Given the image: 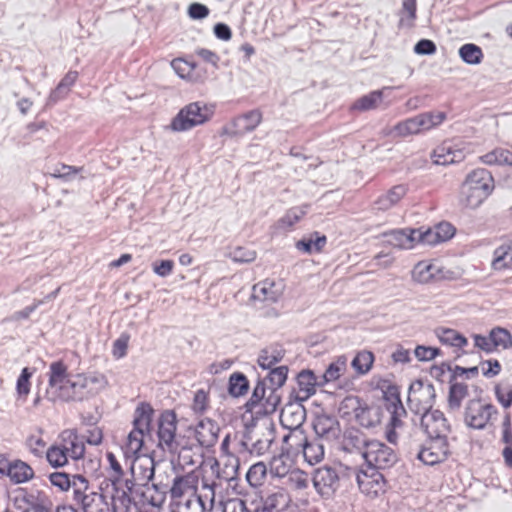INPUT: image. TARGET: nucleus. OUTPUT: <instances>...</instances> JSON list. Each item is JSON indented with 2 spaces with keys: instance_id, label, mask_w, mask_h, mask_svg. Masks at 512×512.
<instances>
[{
  "instance_id": "nucleus-1",
  "label": "nucleus",
  "mask_w": 512,
  "mask_h": 512,
  "mask_svg": "<svg viewBox=\"0 0 512 512\" xmlns=\"http://www.w3.org/2000/svg\"><path fill=\"white\" fill-rule=\"evenodd\" d=\"M78 374L71 377L68 365L63 360L54 361L49 366L47 395L52 401L80 400Z\"/></svg>"
},
{
  "instance_id": "nucleus-2",
  "label": "nucleus",
  "mask_w": 512,
  "mask_h": 512,
  "mask_svg": "<svg viewBox=\"0 0 512 512\" xmlns=\"http://www.w3.org/2000/svg\"><path fill=\"white\" fill-rule=\"evenodd\" d=\"M494 179L492 174L483 168L471 171L460 188V202L468 208H477L492 193Z\"/></svg>"
},
{
  "instance_id": "nucleus-3",
  "label": "nucleus",
  "mask_w": 512,
  "mask_h": 512,
  "mask_svg": "<svg viewBox=\"0 0 512 512\" xmlns=\"http://www.w3.org/2000/svg\"><path fill=\"white\" fill-rule=\"evenodd\" d=\"M215 112V106L196 101L185 105L171 120L169 128L174 132L188 131L209 121Z\"/></svg>"
},
{
  "instance_id": "nucleus-4",
  "label": "nucleus",
  "mask_w": 512,
  "mask_h": 512,
  "mask_svg": "<svg viewBox=\"0 0 512 512\" xmlns=\"http://www.w3.org/2000/svg\"><path fill=\"white\" fill-rule=\"evenodd\" d=\"M281 401L276 388L268 387L265 382L259 381L254 387L253 393L246 403L247 411L256 416L273 414Z\"/></svg>"
},
{
  "instance_id": "nucleus-5",
  "label": "nucleus",
  "mask_w": 512,
  "mask_h": 512,
  "mask_svg": "<svg viewBox=\"0 0 512 512\" xmlns=\"http://www.w3.org/2000/svg\"><path fill=\"white\" fill-rule=\"evenodd\" d=\"M106 459L109 464L108 475L113 487L111 495L113 506L116 507L117 502L126 506L131 502L134 484L128 479H123L124 472L122 466L112 452L106 453Z\"/></svg>"
},
{
  "instance_id": "nucleus-6",
  "label": "nucleus",
  "mask_w": 512,
  "mask_h": 512,
  "mask_svg": "<svg viewBox=\"0 0 512 512\" xmlns=\"http://www.w3.org/2000/svg\"><path fill=\"white\" fill-rule=\"evenodd\" d=\"M498 415L499 410L494 404L482 399H472L465 408L464 421L471 428L484 429L493 425Z\"/></svg>"
},
{
  "instance_id": "nucleus-7",
  "label": "nucleus",
  "mask_w": 512,
  "mask_h": 512,
  "mask_svg": "<svg viewBox=\"0 0 512 512\" xmlns=\"http://www.w3.org/2000/svg\"><path fill=\"white\" fill-rule=\"evenodd\" d=\"M471 337L474 347L487 354L512 348V333L502 326L492 327L487 335L473 334Z\"/></svg>"
},
{
  "instance_id": "nucleus-8",
  "label": "nucleus",
  "mask_w": 512,
  "mask_h": 512,
  "mask_svg": "<svg viewBox=\"0 0 512 512\" xmlns=\"http://www.w3.org/2000/svg\"><path fill=\"white\" fill-rule=\"evenodd\" d=\"M362 456L367 467L376 470L391 468L398 460L395 450L378 440L365 441Z\"/></svg>"
},
{
  "instance_id": "nucleus-9",
  "label": "nucleus",
  "mask_w": 512,
  "mask_h": 512,
  "mask_svg": "<svg viewBox=\"0 0 512 512\" xmlns=\"http://www.w3.org/2000/svg\"><path fill=\"white\" fill-rule=\"evenodd\" d=\"M385 397L389 402L387 410L391 414L390 421L386 427V438L390 443L395 444L398 439L397 430L403 427V418L407 417V412L401 402L396 386H389L385 392Z\"/></svg>"
},
{
  "instance_id": "nucleus-10",
  "label": "nucleus",
  "mask_w": 512,
  "mask_h": 512,
  "mask_svg": "<svg viewBox=\"0 0 512 512\" xmlns=\"http://www.w3.org/2000/svg\"><path fill=\"white\" fill-rule=\"evenodd\" d=\"M356 481L361 493L369 499H377L385 495L389 488L385 476L371 467L358 471Z\"/></svg>"
},
{
  "instance_id": "nucleus-11",
  "label": "nucleus",
  "mask_w": 512,
  "mask_h": 512,
  "mask_svg": "<svg viewBox=\"0 0 512 512\" xmlns=\"http://www.w3.org/2000/svg\"><path fill=\"white\" fill-rule=\"evenodd\" d=\"M435 392L432 384L422 380L411 383L408 391V405L417 414H422L431 409Z\"/></svg>"
},
{
  "instance_id": "nucleus-12",
  "label": "nucleus",
  "mask_w": 512,
  "mask_h": 512,
  "mask_svg": "<svg viewBox=\"0 0 512 512\" xmlns=\"http://www.w3.org/2000/svg\"><path fill=\"white\" fill-rule=\"evenodd\" d=\"M74 501L81 506L84 512H104L107 506L105 497L97 492H89V482L86 478H78L74 482Z\"/></svg>"
},
{
  "instance_id": "nucleus-13",
  "label": "nucleus",
  "mask_w": 512,
  "mask_h": 512,
  "mask_svg": "<svg viewBox=\"0 0 512 512\" xmlns=\"http://www.w3.org/2000/svg\"><path fill=\"white\" fill-rule=\"evenodd\" d=\"M450 272L435 260H421L417 262L412 271V280L419 284H429L450 278Z\"/></svg>"
},
{
  "instance_id": "nucleus-14",
  "label": "nucleus",
  "mask_w": 512,
  "mask_h": 512,
  "mask_svg": "<svg viewBox=\"0 0 512 512\" xmlns=\"http://www.w3.org/2000/svg\"><path fill=\"white\" fill-rule=\"evenodd\" d=\"M449 454L447 437H432L421 446L417 458L426 465H436L445 461Z\"/></svg>"
},
{
  "instance_id": "nucleus-15",
  "label": "nucleus",
  "mask_w": 512,
  "mask_h": 512,
  "mask_svg": "<svg viewBox=\"0 0 512 512\" xmlns=\"http://www.w3.org/2000/svg\"><path fill=\"white\" fill-rule=\"evenodd\" d=\"M263 114L259 109L250 110L235 117L229 126L223 128V134L241 136L255 130L262 122Z\"/></svg>"
},
{
  "instance_id": "nucleus-16",
  "label": "nucleus",
  "mask_w": 512,
  "mask_h": 512,
  "mask_svg": "<svg viewBox=\"0 0 512 512\" xmlns=\"http://www.w3.org/2000/svg\"><path fill=\"white\" fill-rule=\"evenodd\" d=\"M342 405L354 409L355 419L362 427H374L381 421L380 409L376 406L361 405L358 398L347 397Z\"/></svg>"
},
{
  "instance_id": "nucleus-17",
  "label": "nucleus",
  "mask_w": 512,
  "mask_h": 512,
  "mask_svg": "<svg viewBox=\"0 0 512 512\" xmlns=\"http://www.w3.org/2000/svg\"><path fill=\"white\" fill-rule=\"evenodd\" d=\"M466 152L463 147L445 140L434 148L431 153V160L436 165H450L463 161Z\"/></svg>"
},
{
  "instance_id": "nucleus-18",
  "label": "nucleus",
  "mask_w": 512,
  "mask_h": 512,
  "mask_svg": "<svg viewBox=\"0 0 512 512\" xmlns=\"http://www.w3.org/2000/svg\"><path fill=\"white\" fill-rule=\"evenodd\" d=\"M0 475L7 476L13 484H23L31 481L35 477L33 467L21 459L8 461L3 465L0 459Z\"/></svg>"
},
{
  "instance_id": "nucleus-19",
  "label": "nucleus",
  "mask_w": 512,
  "mask_h": 512,
  "mask_svg": "<svg viewBox=\"0 0 512 512\" xmlns=\"http://www.w3.org/2000/svg\"><path fill=\"white\" fill-rule=\"evenodd\" d=\"M177 430L176 415L172 411H164L158 420L159 446L163 450L172 451L175 447Z\"/></svg>"
},
{
  "instance_id": "nucleus-20",
  "label": "nucleus",
  "mask_w": 512,
  "mask_h": 512,
  "mask_svg": "<svg viewBox=\"0 0 512 512\" xmlns=\"http://www.w3.org/2000/svg\"><path fill=\"white\" fill-rule=\"evenodd\" d=\"M175 73L182 79L192 83H203L206 79V71L199 65L184 57L174 58L170 63Z\"/></svg>"
},
{
  "instance_id": "nucleus-21",
  "label": "nucleus",
  "mask_w": 512,
  "mask_h": 512,
  "mask_svg": "<svg viewBox=\"0 0 512 512\" xmlns=\"http://www.w3.org/2000/svg\"><path fill=\"white\" fill-rule=\"evenodd\" d=\"M312 481L321 496H330L338 486L339 476L335 469L323 466L315 470Z\"/></svg>"
},
{
  "instance_id": "nucleus-22",
  "label": "nucleus",
  "mask_w": 512,
  "mask_h": 512,
  "mask_svg": "<svg viewBox=\"0 0 512 512\" xmlns=\"http://www.w3.org/2000/svg\"><path fill=\"white\" fill-rule=\"evenodd\" d=\"M285 284L279 279H264L252 288V295L260 301L276 302L283 294Z\"/></svg>"
},
{
  "instance_id": "nucleus-23",
  "label": "nucleus",
  "mask_w": 512,
  "mask_h": 512,
  "mask_svg": "<svg viewBox=\"0 0 512 512\" xmlns=\"http://www.w3.org/2000/svg\"><path fill=\"white\" fill-rule=\"evenodd\" d=\"M421 425L428 438L446 437V433L449 430L447 420L439 410H429L422 413Z\"/></svg>"
},
{
  "instance_id": "nucleus-24",
  "label": "nucleus",
  "mask_w": 512,
  "mask_h": 512,
  "mask_svg": "<svg viewBox=\"0 0 512 512\" xmlns=\"http://www.w3.org/2000/svg\"><path fill=\"white\" fill-rule=\"evenodd\" d=\"M56 442L71 459L78 460L84 457L85 445L75 429L63 430L58 435Z\"/></svg>"
},
{
  "instance_id": "nucleus-25",
  "label": "nucleus",
  "mask_w": 512,
  "mask_h": 512,
  "mask_svg": "<svg viewBox=\"0 0 512 512\" xmlns=\"http://www.w3.org/2000/svg\"><path fill=\"white\" fill-rule=\"evenodd\" d=\"M456 229L449 222H440L426 230L421 229L420 242L426 245H437L450 240L455 235Z\"/></svg>"
},
{
  "instance_id": "nucleus-26",
  "label": "nucleus",
  "mask_w": 512,
  "mask_h": 512,
  "mask_svg": "<svg viewBox=\"0 0 512 512\" xmlns=\"http://www.w3.org/2000/svg\"><path fill=\"white\" fill-rule=\"evenodd\" d=\"M407 184H397L389 188L374 201V207L382 212L388 211L398 205L408 194Z\"/></svg>"
},
{
  "instance_id": "nucleus-27",
  "label": "nucleus",
  "mask_w": 512,
  "mask_h": 512,
  "mask_svg": "<svg viewBox=\"0 0 512 512\" xmlns=\"http://www.w3.org/2000/svg\"><path fill=\"white\" fill-rule=\"evenodd\" d=\"M421 228L419 229H397L386 233L389 242L400 249H412L420 242Z\"/></svg>"
},
{
  "instance_id": "nucleus-28",
  "label": "nucleus",
  "mask_w": 512,
  "mask_h": 512,
  "mask_svg": "<svg viewBox=\"0 0 512 512\" xmlns=\"http://www.w3.org/2000/svg\"><path fill=\"white\" fill-rule=\"evenodd\" d=\"M491 268L494 271L512 270V240L503 242L494 250Z\"/></svg>"
},
{
  "instance_id": "nucleus-29",
  "label": "nucleus",
  "mask_w": 512,
  "mask_h": 512,
  "mask_svg": "<svg viewBox=\"0 0 512 512\" xmlns=\"http://www.w3.org/2000/svg\"><path fill=\"white\" fill-rule=\"evenodd\" d=\"M415 118L419 134H422L439 127L447 119V114L443 111H429L415 115Z\"/></svg>"
},
{
  "instance_id": "nucleus-30",
  "label": "nucleus",
  "mask_w": 512,
  "mask_h": 512,
  "mask_svg": "<svg viewBox=\"0 0 512 512\" xmlns=\"http://www.w3.org/2000/svg\"><path fill=\"white\" fill-rule=\"evenodd\" d=\"M285 355V350L279 344H271L261 350L258 364L263 369H271L279 363Z\"/></svg>"
},
{
  "instance_id": "nucleus-31",
  "label": "nucleus",
  "mask_w": 512,
  "mask_h": 512,
  "mask_svg": "<svg viewBox=\"0 0 512 512\" xmlns=\"http://www.w3.org/2000/svg\"><path fill=\"white\" fill-rule=\"evenodd\" d=\"M436 334L443 345L456 349H463L468 345V339L455 329L441 327L436 330Z\"/></svg>"
},
{
  "instance_id": "nucleus-32",
  "label": "nucleus",
  "mask_w": 512,
  "mask_h": 512,
  "mask_svg": "<svg viewBox=\"0 0 512 512\" xmlns=\"http://www.w3.org/2000/svg\"><path fill=\"white\" fill-rule=\"evenodd\" d=\"M153 416L154 409L150 403H139L134 412L133 427L150 432Z\"/></svg>"
},
{
  "instance_id": "nucleus-33",
  "label": "nucleus",
  "mask_w": 512,
  "mask_h": 512,
  "mask_svg": "<svg viewBox=\"0 0 512 512\" xmlns=\"http://www.w3.org/2000/svg\"><path fill=\"white\" fill-rule=\"evenodd\" d=\"M304 417L305 414L302 408L290 405L281 411L280 422L289 430L301 429Z\"/></svg>"
},
{
  "instance_id": "nucleus-34",
  "label": "nucleus",
  "mask_w": 512,
  "mask_h": 512,
  "mask_svg": "<svg viewBox=\"0 0 512 512\" xmlns=\"http://www.w3.org/2000/svg\"><path fill=\"white\" fill-rule=\"evenodd\" d=\"M326 244L327 237L325 235H320L318 232H314L309 238H303L297 241L295 246L299 251L311 254L313 252H322Z\"/></svg>"
},
{
  "instance_id": "nucleus-35",
  "label": "nucleus",
  "mask_w": 512,
  "mask_h": 512,
  "mask_svg": "<svg viewBox=\"0 0 512 512\" xmlns=\"http://www.w3.org/2000/svg\"><path fill=\"white\" fill-rule=\"evenodd\" d=\"M283 444L287 453L298 454L307 444V437L303 429L289 430V433L283 437Z\"/></svg>"
},
{
  "instance_id": "nucleus-36",
  "label": "nucleus",
  "mask_w": 512,
  "mask_h": 512,
  "mask_svg": "<svg viewBox=\"0 0 512 512\" xmlns=\"http://www.w3.org/2000/svg\"><path fill=\"white\" fill-rule=\"evenodd\" d=\"M298 390L302 398H309L316 392V375L311 370H303L297 376Z\"/></svg>"
},
{
  "instance_id": "nucleus-37",
  "label": "nucleus",
  "mask_w": 512,
  "mask_h": 512,
  "mask_svg": "<svg viewBox=\"0 0 512 512\" xmlns=\"http://www.w3.org/2000/svg\"><path fill=\"white\" fill-rule=\"evenodd\" d=\"M383 93L382 91L376 90L372 91L367 95H364L358 98L356 101L352 103L350 106L351 111H369L376 109L378 105L382 102Z\"/></svg>"
},
{
  "instance_id": "nucleus-38",
  "label": "nucleus",
  "mask_w": 512,
  "mask_h": 512,
  "mask_svg": "<svg viewBox=\"0 0 512 512\" xmlns=\"http://www.w3.org/2000/svg\"><path fill=\"white\" fill-rule=\"evenodd\" d=\"M150 432L133 427L125 443V453L128 455H138L144 447V438Z\"/></svg>"
},
{
  "instance_id": "nucleus-39",
  "label": "nucleus",
  "mask_w": 512,
  "mask_h": 512,
  "mask_svg": "<svg viewBox=\"0 0 512 512\" xmlns=\"http://www.w3.org/2000/svg\"><path fill=\"white\" fill-rule=\"evenodd\" d=\"M480 161L486 165H512V152L505 148H495L480 156Z\"/></svg>"
},
{
  "instance_id": "nucleus-40",
  "label": "nucleus",
  "mask_w": 512,
  "mask_h": 512,
  "mask_svg": "<svg viewBox=\"0 0 512 512\" xmlns=\"http://www.w3.org/2000/svg\"><path fill=\"white\" fill-rule=\"evenodd\" d=\"M45 457L48 464L53 468H61L66 466L70 459L69 455L60 445H58L57 442H54L47 448Z\"/></svg>"
},
{
  "instance_id": "nucleus-41",
  "label": "nucleus",
  "mask_w": 512,
  "mask_h": 512,
  "mask_svg": "<svg viewBox=\"0 0 512 512\" xmlns=\"http://www.w3.org/2000/svg\"><path fill=\"white\" fill-rule=\"evenodd\" d=\"M346 368L347 358L345 356L337 357L325 370L322 377L323 381L320 382V385L338 380L345 373Z\"/></svg>"
},
{
  "instance_id": "nucleus-42",
  "label": "nucleus",
  "mask_w": 512,
  "mask_h": 512,
  "mask_svg": "<svg viewBox=\"0 0 512 512\" xmlns=\"http://www.w3.org/2000/svg\"><path fill=\"white\" fill-rule=\"evenodd\" d=\"M28 503L30 509L24 512H53V503L43 491H38L36 495H29Z\"/></svg>"
},
{
  "instance_id": "nucleus-43",
  "label": "nucleus",
  "mask_w": 512,
  "mask_h": 512,
  "mask_svg": "<svg viewBox=\"0 0 512 512\" xmlns=\"http://www.w3.org/2000/svg\"><path fill=\"white\" fill-rule=\"evenodd\" d=\"M34 371L28 367H25L21 370V373L16 381V393L18 399H21L25 402L28 398V395L31 391V378L33 376Z\"/></svg>"
},
{
  "instance_id": "nucleus-44",
  "label": "nucleus",
  "mask_w": 512,
  "mask_h": 512,
  "mask_svg": "<svg viewBox=\"0 0 512 512\" xmlns=\"http://www.w3.org/2000/svg\"><path fill=\"white\" fill-rule=\"evenodd\" d=\"M78 478L84 477L81 475H73L70 477L67 473L64 472H54L49 476L51 484L55 487H58L61 491H68L70 488H72L73 497L75 496L74 482H76Z\"/></svg>"
},
{
  "instance_id": "nucleus-45",
  "label": "nucleus",
  "mask_w": 512,
  "mask_h": 512,
  "mask_svg": "<svg viewBox=\"0 0 512 512\" xmlns=\"http://www.w3.org/2000/svg\"><path fill=\"white\" fill-rule=\"evenodd\" d=\"M292 462L287 455L274 456L270 462V473L277 477L289 476Z\"/></svg>"
},
{
  "instance_id": "nucleus-46",
  "label": "nucleus",
  "mask_w": 512,
  "mask_h": 512,
  "mask_svg": "<svg viewBox=\"0 0 512 512\" xmlns=\"http://www.w3.org/2000/svg\"><path fill=\"white\" fill-rule=\"evenodd\" d=\"M196 438L202 446H210L217 440V434L213 431V425L210 421H201L195 430Z\"/></svg>"
},
{
  "instance_id": "nucleus-47",
  "label": "nucleus",
  "mask_w": 512,
  "mask_h": 512,
  "mask_svg": "<svg viewBox=\"0 0 512 512\" xmlns=\"http://www.w3.org/2000/svg\"><path fill=\"white\" fill-rule=\"evenodd\" d=\"M374 363V354L370 351H360L352 360V367L358 374H366L372 368Z\"/></svg>"
},
{
  "instance_id": "nucleus-48",
  "label": "nucleus",
  "mask_w": 512,
  "mask_h": 512,
  "mask_svg": "<svg viewBox=\"0 0 512 512\" xmlns=\"http://www.w3.org/2000/svg\"><path fill=\"white\" fill-rule=\"evenodd\" d=\"M25 446L35 457L41 458L47 450V445L43 439L42 433H33L27 436Z\"/></svg>"
},
{
  "instance_id": "nucleus-49",
  "label": "nucleus",
  "mask_w": 512,
  "mask_h": 512,
  "mask_svg": "<svg viewBox=\"0 0 512 512\" xmlns=\"http://www.w3.org/2000/svg\"><path fill=\"white\" fill-rule=\"evenodd\" d=\"M417 2L416 0H403L402 2V10H401V18H400V26H405L411 28L414 26L415 20L417 18Z\"/></svg>"
},
{
  "instance_id": "nucleus-50",
  "label": "nucleus",
  "mask_w": 512,
  "mask_h": 512,
  "mask_svg": "<svg viewBox=\"0 0 512 512\" xmlns=\"http://www.w3.org/2000/svg\"><path fill=\"white\" fill-rule=\"evenodd\" d=\"M461 59L467 64H479L483 59L482 49L475 44H464L459 49Z\"/></svg>"
},
{
  "instance_id": "nucleus-51",
  "label": "nucleus",
  "mask_w": 512,
  "mask_h": 512,
  "mask_svg": "<svg viewBox=\"0 0 512 512\" xmlns=\"http://www.w3.org/2000/svg\"><path fill=\"white\" fill-rule=\"evenodd\" d=\"M395 136L405 138L408 136L419 135V130L415 116L400 121L392 128Z\"/></svg>"
},
{
  "instance_id": "nucleus-52",
  "label": "nucleus",
  "mask_w": 512,
  "mask_h": 512,
  "mask_svg": "<svg viewBox=\"0 0 512 512\" xmlns=\"http://www.w3.org/2000/svg\"><path fill=\"white\" fill-rule=\"evenodd\" d=\"M249 381L242 373H233L229 378V392L235 397L242 396L247 393Z\"/></svg>"
},
{
  "instance_id": "nucleus-53",
  "label": "nucleus",
  "mask_w": 512,
  "mask_h": 512,
  "mask_svg": "<svg viewBox=\"0 0 512 512\" xmlns=\"http://www.w3.org/2000/svg\"><path fill=\"white\" fill-rule=\"evenodd\" d=\"M310 480L311 479L308 473L300 469H294L291 471V473H289L287 483L290 488L297 491H302L309 487Z\"/></svg>"
},
{
  "instance_id": "nucleus-54",
  "label": "nucleus",
  "mask_w": 512,
  "mask_h": 512,
  "mask_svg": "<svg viewBox=\"0 0 512 512\" xmlns=\"http://www.w3.org/2000/svg\"><path fill=\"white\" fill-rule=\"evenodd\" d=\"M195 486L193 485L191 476L176 477L171 487V496L173 498H181L189 491H194Z\"/></svg>"
},
{
  "instance_id": "nucleus-55",
  "label": "nucleus",
  "mask_w": 512,
  "mask_h": 512,
  "mask_svg": "<svg viewBox=\"0 0 512 512\" xmlns=\"http://www.w3.org/2000/svg\"><path fill=\"white\" fill-rule=\"evenodd\" d=\"M266 475V465L263 462H257L249 468L246 474V479L251 486L258 487L263 484Z\"/></svg>"
},
{
  "instance_id": "nucleus-56",
  "label": "nucleus",
  "mask_w": 512,
  "mask_h": 512,
  "mask_svg": "<svg viewBox=\"0 0 512 512\" xmlns=\"http://www.w3.org/2000/svg\"><path fill=\"white\" fill-rule=\"evenodd\" d=\"M289 496L284 488H277L274 492L270 493L263 501V506L278 510L280 506L287 505Z\"/></svg>"
},
{
  "instance_id": "nucleus-57",
  "label": "nucleus",
  "mask_w": 512,
  "mask_h": 512,
  "mask_svg": "<svg viewBox=\"0 0 512 512\" xmlns=\"http://www.w3.org/2000/svg\"><path fill=\"white\" fill-rule=\"evenodd\" d=\"M336 422L328 416H318L313 424L314 430L320 437H330L334 435Z\"/></svg>"
},
{
  "instance_id": "nucleus-58",
  "label": "nucleus",
  "mask_w": 512,
  "mask_h": 512,
  "mask_svg": "<svg viewBox=\"0 0 512 512\" xmlns=\"http://www.w3.org/2000/svg\"><path fill=\"white\" fill-rule=\"evenodd\" d=\"M493 390L497 402L504 409L510 408L512 405V385L496 383Z\"/></svg>"
},
{
  "instance_id": "nucleus-59",
  "label": "nucleus",
  "mask_w": 512,
  "mask_h": 512,
  "mask_svg": "<svg viewBox=\"0 0 512 512\" xmlns=\"http://www.w3.org/2000/svg\"><path fill=\"white\" fill-rule=\"evenodd\" d=\"M301 452L303 453L306 461L310 464H316L324 457L323 447L318 443H309L307 441V444H305Z\"/></svg>"
},
{
  "instance_id": "nucleus-60",
  "label": "nucleus",
  "mask_w": 512,
  "mask_h": 512,
  "mask_svg": "<svg viewBox=\"0 0 512 512\" xmlns=\"http://www.w3.org/2000/svg\"><path fill=\"white\" fill-rule=\"evenodd\" d=\"M288 375V367L285 365L278 366L274 369H271L267 376V380L270 382L272 388H278L282 387L286 380Z\"/></svg>"
},
{
  "instance_id": "nucleus-61",
  "label": "nucleus",
  "mask_w": 512,
  "mask_h": 512,
  "mask_svg": "<svg viewBox=\"0 0 512 512\" xmlns=\"http://www.w3.org/2000/svg\"><path fill=\"white\" fill-rule=\"evenodd\" d=\"M481 373L486 378H494L502 371V365L498 359H487L479 364Z\"/></svg>"
},
{
  "instance_id": "nucleus-62",
  "label": "nucleus",
  "mask_w": 512,
  "mask_h": 512,
  "mask_svg": "<svg viewBox=\"0 0 512 512\" xmlns=\"http://www.w3.org/2000/svg\"><path fill=\"white\" fill-rule=\"evenodd\" d=\"M130 335L126 332L122 333L112 345V355L116 359H121L126 356Z\"/></svg>"
},
{
  "instance_id": "nucleus-63",
  "label": "nucleus",
  "mask_w": 512,
  "mask_h": 512,
  "mask_svg": "<svg viewBox=\"0 0 512 512\" xmlns=\"http://www.w3.org/2000/svg\"><path fill=\"white\" fill-rule=\"evenodd\" d=\"M78 382L81 383L79 387L80 400L84 396V392L90 384H103L105 383V376L102 374L87 375L83 373L78 374Z\"/></svg>"
},
{
  "instance_id": "nucleus-64",
  "label": "nucleus",
  "mask_w": 512,
  "mask_h": 512,
  "mask_svg": "<svg viewBox=\"0 0 512 512\" xmlns=\"http://www.w3.org/2000/svg\"><path fill=\"white\" fill-rule=\"evenodd\" d=\"M82 170L83 167H76L61 163L55 167L54 171L51 173V177L68 180L71 176L80 173Z\"/></svg>"
}]
</instances>
